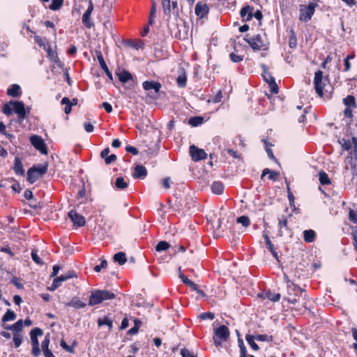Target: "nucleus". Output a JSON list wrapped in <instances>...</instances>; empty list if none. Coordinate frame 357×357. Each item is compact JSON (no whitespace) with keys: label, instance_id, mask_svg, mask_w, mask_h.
<instances>
[{"label":"nucleus","instance_id":"nucleus-1","mask_svg":"<svg viewBox=\"0 0 357 357\" xmlns=\"http://www.w3.org/2000/svg\"><path fill=\"white\" fill-rule=\"evenodd\" d=\"M115 294L108 290H96L91 293L89 305L91 306L101 303L107 300H112L115 298Z\"/></svg>","mask_w":357,"mask_h":357},{"label":"nucleus","instance_id":"nucleus-2","mask_svg":"<svg viewBox=\"0 0 357 357\" xmlns=\"http://www.w3.org/2000/svg\"><path fill=\"white\" fill-rule=\"evenodd\" d=\"M245 40L250 45L254 51L266 50L268 49V42L266 36L256 34L252 37L245 38Z\"/></svg>","mask_w":357,"mask_h":357},{"label":"nucleus","instance_id":"nucleus-3","mask_svg":"<svg viewBox=\"0 0 357 357\" xmlns=\"http://www.w3.org/2000/svg\"><path fill=\"white\" fill-rule=\"evenodd\" d=\"M48 165L47 163L33 167L27 172V180L30 183H35L38 178L42 177L47 171Z\"/></svg>","mask_w":357,"mask_h":357},{"label":"nucleus","instance_id":"nucleus-4","mask_svg":"<svg viewBox=\"0 0 357 357\" xmlns=\"http://www.w3.org/2000/svg\"><path fill=\"white\" fill-rule=\"evenodd\" d=\"M317 4L310 2L308 5L301 4L299 6V20L302 22H308L312 19Z\"/></svg>","mask_w":357,"mask_h":357},{"label":"nucleus","instance_id":"nucleus-5","mask_svg":"<svg viewBox=\"0 0 357 357\" xmlns=\"http://www.w3.org/2000/svg\"><path fill=\"white\" fill-rule=\"evenodd\" d=\"M328 81V77L326 76L324 77L323 72L321 70H319L315 73L314 77V89L319 97H323L326 82Z\"/></svg>","mask_w":357,"mask_h":357},{"label":"nucleus","instance_id":"nucleus-6","mask_svg":"<svg viewBox=\"0 0 357 357\" xmlns=\"http://www.w3.org/2000/svg\"><path fill=\"white\" fill-rule=\"evenodd\" d=\"M229 335H230L229 330L225 325H222L220 327L215 328L214 331V336H213L214 344L216 346L220 345L222 342L227 341V340L229 337Z\"/></svg>","mask_w":357,"mask_h":357},{"label":"nucleus","instance_id":"nucleus-7","mask_svg":"<svg viewBox=\"0 0 357 357\" xmlns=\"http://www.w3.org/2000/svg\"><path fill=\"white\" fill-rule=\"evenodd\" d=\"M77 278V275L75 271H70L68 273L62 274L61 275L54 278L52 286L50 287V290L54 291L59 287L62 282L69 279Z\"/></svg>","mask_w":357,"mask_h":357},{"label":"nucleus","instance_id":"nucleus-8","mask_svg":"<svg viewBox=\"0 0 357 357\" xmlns=\"http://www.w3.org/2000/svg\"><path fill=\"white\" fill-rule=\"evenodd\" d=\"M10 104L13 105V112L17 115L18 121H21L26 117V112L25 105L22 101L10 100Z\"/></svg>","mask_w":357,"mask_h":357},{"label":"nucleus","instance_id":"nucleus-9","mask_svg":"<svg viewBox=\"0 0 357 357\" xmlns=\"http://www.w3.org/2000/svg\"><path fill=\"white\" fill-rule=\"evenodd\" d=\"M261 68H263V73L261 75L264 81L269 84L271 89V91L274 93H277L278 92V87L277 86L274 77L267 70L266 67L264 64L261 65Z\"/></svg>","mask_w":357,"mask_h":357},{"label":"nucleus","instance_id":"nucleus-10","mask_svg":"<svg viewBox=\"0 0 357 357\" xmlns=\"http://www.w3.org/2000/svg\"><path fill=\"white\" fill-rule=\"evenodd\" d=\"M31 144L43 154L47 153V149L44 140L38 135H32L30 137Z\"/></svg>","mask_w":357,"mask_h":357},{"label":"nucleus","instance_id":"nucleus-11","mask_svg":"<svg viewBox=\"0 0 357 357\" xmlns=\"http://www.w3.org/2000/svg\"><path fill=\"white\" fill-rule=\"evenodd\" d=\"M93 10V3L91 0H89V6L86 9V10L84 12V13L82 15V21L83 24L90 29L92 26H93L94 24L91 20V15Z\"/></svg>","mask_w":357,"mask_h":357},{"label":"nucleus","instance_id":"nucleus-12","mask_svg":"<svg viewBox=\"0 0 357 357\" xmlns=\"http://www.w3.org/2000/svg\"><path fill=\"white\" fill-rule=\"evenodd\" d=\"M190 154L194 161H199L205 159L207 156L204 150L199 149L195 145L190 146Z\"/></svg>","mask_w":357,"mask_h":357},{"label":"nucleus","instance_id":"nucleus-13","mask_svg":"<svg viewBox=\"0 0 357 357\" xmlns=\"http://www.w3.org/2000/svg\"><path fill=\"white\" fill-rule=\"evenodd\" d=\"M68 217L70 218L73 224L76 226L82 227L85 225V218L75 211L72 210L69 211Z\"/></svg>","mask_w":357,"mask_h":357},{"label":"nucleus","instance_id":"nucleus-14","mask_svg":"<svg viewBox=\"0 0 357 357\" xmlns=\"http://www.w3.org/2000/svg\"><path fill=\"white\" fill-rule=\"evenodd\" d=\"M287 296H305V294L300 287L295 284H290L287 287Z\"/></svg>","mask_w":357,"mask_h":357},{"label":"nucleus","instance_id":"nucleus-15","mask_svg":"<svg viewBox=\"0 0 357 357\" xmlns=\"http://www.w3.org/2000/svg\"><path fill=\"white\" fill-rule=\"evenodd\" d=\"M142 86L146 91L154 90L158 93L161 89V84L155 81H145L142 83Z\"/></svg>","mask_w":357,"mask_h":357},{"label":"nucleus","instance_id":"nucleus-16","mask_svg":"<svg viewBox=\"0 0 357 357\" xmlns=\"http://www.w3.org/2000/svg\"><path fill=\"white\" fill-rule=\"evenodd\" d=\"M97 59H98L101 68H102V70L105 71L107 76L108 77V78L110 80H113L112 74L110 72V70H109L106 63L105 62L103 56H102L101 52H100V51L97 52Z\"/></svg>","mask_w":357,"mask_h":357},{"label":"nucleus","instance_id":"nucleus-17","mask_svg":"<svg viewBox=\"0 0 357 357\" xmlns=\"http://www.w3.org/2000/svg\"><path fill=\"white\" fill-rule=\"evenodd\" d=\"M208 7L206 3H202L200 2L197 3L195 6V14L202 18L206 15L208 13Z\"/></svg>","mask_w":357,"mask_h":357},{"label":"nucleus","instance_id":"nucleus-18","mask_svg":"<svg viewBox=\"0 0 357 357\" xmlns=\"http://www.w3.org/2000/svg\"><path fill=\"white\" fill-rule=\"evenodd\" d=\"M116 74L119 81L122 83H126V82H128L129 80L132 79V75L128 71H127L126 70L119 69L116 72Z\"/></svg>","mask_w":357,"mask_h":357},{"label":"nucleus","instance_id":"nucleus-19","mask_svg":"<svg viewBox=\"0 0 357 357\" xmlns=\"http://www.w3.org/2000/svg\"><path fill=\"white\" fill-rule=\"evenodd\" d=\"M146 175V169L143 165H137V166H135L134 169V173L132 174V176L134 178L142 179L145 178Z\"/></svg>","mask_w":357,"mask_h":357},{"label":"nucleus","instance_id":"nucleus-20","mask_svg":"<svg viewBox=\"0 0 357 357\" xmlns=\"http://www.w3.org/2000/svg\"><path fill=\"white\" fill-rule=\"evenodd\" d=\"M162 4L165 15H169L172 10H174L177 7V2L172 1L171 5L170 0H162Z\"/></svg>","mask_w":357,"mask_h":357},{"label":"nucleus","instance_id":"nucleus-21","mask_svg":"<svg viewBox=\"0 0 357 357\" xmlns=\"http://www.w3.org/2000/svg\"><path fill=\"white\" fill-rule=\"evenodd\" d=\"M21 88L18 84H13L7 90V95L13 98H17L21 96Z\"/></svg>","mask_w":357,"mask_h":357},{"label":"nucleus","instance_id":"nucleus-22","mask_svg":"<svg viewBox=\"0 0 357 357\" xmlns=\"http://www.w3.org/2000/svg\"><path fill=\"white\" fill-rule=\"evenodd\" d=\"M3 327L6 330H11L13 331L15 333H20V332H21L23 329V320L20 319L11 326L7 325L4 326Z\"/></svg>","mask_w":357,"mask_h":357},{"label":"nucleus","instance_id":"nucleus-23","mask_svg":"<svg viewBox=\"0 0 357 357\" xmlns=\"http://www.w3.org/2000/svg\"><path fill=\"white\" fill-rule=\"evenodd\" d=\"M13 169H14V172H15V174H20L21 176H24V169L23 168L22 160L18 157H16L15 158Z\"/></svg>","mask_w":357,"mask_h":357},{"label":"nucleus","instance_id":"nucleus-24","mask_svg":"<svg viewBox=\"0 0 357 357\" xmlns=\"http://www.w3.org/2000/svg\"><path fill=\"white\" fill-rule=\"evenodd\" d=\"M43 335V331L39 328H35L31 330L30 333V337L32 344H38V336Z\"/></svg>","mask_w":357,"mask_h":357},{"label":"nucleus","instance_id":"nucleus-25","mask_svg":"<svg viewBox=\"0 0 357 357\" xmlns=\"http://www.w3.org/2000/svg\"><path fill=\"white\" fill-rule=\"evenodd\" d=\"M187 83V76L183 68L181 69V73L176 79V84L181 88H184Z\"/></svg>","mask_w":357,"mask_h":357},{"label":"nucleus","instance_id":"nucleus-26","mask_svg":"<svg viewBox=\"0 0 357 357\" xmlns=\"http://www.w3.org/2000/svg\"><path fill=\"white\" fill-rule=\"evenodd\" d=\"M241 16L243 18H245V20L249 21L252 19V8L250 6H246L242 8L241 10Z\"/></svg>","mask_w":357,"mask_h":357},{"label":"nucleus","instance_id":"nucleus-27","mask_svg":"<svg viewBox=\"0 0 357 357\" xmlns=\"http://www.w3.org/2000/svg\"><path fill=\"white\" fill-rule=\"evenodd\" d=\"M66 306L73 307L77 309L82 308L86 304L81 301L77 297H74L70 302L65 303Z\"/></svg>","mask_w":357,"mask_h":357},{"label":"nucleus","instance_id":"nucleus-28","mask_svg":"<svg viewBox=\"0 0 357 357\" xmlns=\"http://www.w3.org/2000/svg\"><path fill=\"white\" fill-rule=\"evenodd\" d=\"M266 174H268V178L272 181H277L279 176V173L272 171L268 168H266L263 170L262 174L261 175V178L262 179L264 176Z\"/></svg>","mask_w":357,"mask_h":357},{"label":"nucleus","instance_id":"nucleus-29","mask_svg":"<svg viewBox=\"0 0 357 357\" xmlns=\"http://www.w3.org/2000/svg\"><path fill=\"white\" fill-rule=\"evenodd\" d=\"M211 188L214 194L220 195L224 190V185L220 181H214L212 183Z\"/></svg>","mask_w":357,"mask_h":357},{"label":"nucleus","instance_id":"nucleus-30","mask_svg":"<svg viewBox=\"0 0 357 357\" xmlns=\"http://www.w3.org/2000/svg\"><path fill=\"white\" fill-rule=\"evenodd\" d=\"M316 234L314 230L308 229L303 231V238L307 243H312L315 239Z\"/></svg>","mask_w":357,"mask_h":357},{"label":"nucleus","instance_id":"nucleus-31","mask_svg":"<svg viewBox=\"0 0 357 357\" xmlns=\"http://www.w3.org/2000/svg\"><path fill=\"white\" fill-rule=\"evenodd\" d=\"M114 261L119 265H123L127 261L126 255L123 252L115 254L113 257Z\"/></svg>","mask_w":357,"mask_h":357},{"label":"nucleus","instance_id":"nucleus-32","mask_svg":"<svg viewBox=\"0 0 357 357\" xmlns=\"http://www.w3.org/2000/svg\"><path fill=\"white\" fill-rule=\"evenodd\" d=\"M115 187L119 190H124L128 188V183L121 177H117L114 183Z\"/></svg>","mask_w":357,"mask_h":357},{"label":"nucleus","instance_id":"nucleus-33","mask_svg":"<svg viewBox=\"0 0 357 357\" xmlns=\"http://www.w3.org/2000/svg\"><path fill=\"white\" fill-rule=\"evenodd\" d=\"M278 226H279V231L278 234L282 236L283 235L282 228L287 229V218L282 215L278 218Z\"/></svg>","mask_w":357,"mask_h":357},{"label":"nucleus","instance_id":"nucleus-34","mask_svg":"<svg viewBox=\"0 0 357 357\" xmlns=\"http://www.w3.org/2000/svg\"><path fill=\"white\" fill-rule=\"evenodd\" d=\"M264 238H265V242H266V247L267 248L270 250V252L272 253L273 256L275 258V259H278V253L277 252L275 251V247H274V245L271 243L269 237L268 236L267 234H266L264 236Z\"/></svg>","mask_w":357,"mask_h":357},{"label":"nucleus","instance_id":"nucleus-35","mask_svg":"<svg viewBox=\"0 0 357 357\" xmlns=\"http://www.w3.org/2000/svg\"><path fill=\"white\" fill-rule=\"evenodd\" d=\"M280 296L279 293L268 291L264 294V298H267L273 302H277L280 299Z\"/></svg>","mask_w":357,"mask_h":357},{"label":"nucleus","instance_id":"nucleus-36","mask_svg":"<svg viewBox=\"0 0 357 357\" xmlns=\"http://www.w3.org/2000/svg\"><path fill=\"white\" fill-rule=\"evenodd\" d=\"M343 102H344V104L347 107H353V108L357 107V105H356V100H355V98L353 96H351V95H349L346 98H344L343 99Z\"/></svg>","mask_w":357,"mask_h":357},{"label":"nucleus","instance_id":"nucleus-37","mask_svg":"<svg viewBox=\"0 0 357 357\" xmlns=\"http://www.w3.org/2000/svg\"><path fill=\"white\" fill-rule=\"evenodd\" d=\"M16 319V314L15 313L8 309L6 312L5 313V314L3 316L2 319H1V321L3 322H7V321H13Z\"/></svg>","mask_w":357,"mask_h":357},{"label":"nucleus","instance_id":"nucleus-38","mask_svg":"<svg viewBox=\"0 0 357 357\" xmlns=\"http://www.w3.org/2000/svg\"><path fill=\"white\" fill-rule=\"evenodd\" d=\"M349 162L351 169L352 180L354 181L357 177V162L352 157H349Z\"/></svg>","mask_w":357,"mask_h":357},{"label":"nucleus","instance_id":"nucleus-39","mask_svg":"<svg viewBox=\"0 0 357 357\" xmlns=\"http://www.w3.org/2000/svg\"><path fill=\"white\" fill-rule=\"evenodd\" d=\"M245 340L253 350L258 351L259 346L255 342V337L251 335H246Z\"/></svg>","mask_w":357,"mask_h":357},{"label":"nucleus","instance_id":"nucleus-40","mask_svg":"<svg viewBox=\"0 0 357 357\" xmlns=\"http://www.w3.org/2000/svg\"><path fill=\"white\" fill-rule=\"evenodd\" d=\"M98 326L106 325L108 326L109 330H111L113 326L112 320L107 317L98 319Z\"/></svg>","mask_w":357,"mask_h":357},{"label":"nucleus","instance_id":"nucleus-41","mask_svg":"<svg viewBox=\"0 0 357 357\" xmlns=\"http://www.w3.org/2000/svg\"><path fill=\"white\" fill-rule=\"evenodd\" d=\"M179 278L182 280L183 282L191 287L192 290L197 289V284L193 282L192 280H189L187 277H185L183 274L179 273Z\"/></svg>","mask_w":357,"mask_h":357},{"label":"nucleus","instance_id":"nucleus-42","mask_svg":"<svg viewBox=\"0 0 357 357\" xmlns=\"http://www.w3.org/2000/svg\"><path fill=\"white\" fill-rule=\"evenodd\" d=\"M319 180L321 185H328L331 183V180L326 173L320 172L319 173Z\"/></svg>","mask_w":357,"mask_h":357},{"label":"nucleus","instance_id":"nucleus-43","mask_svg":"<svg viewBox=\"0 0 357 357\" xmlns=\"http://www.w3.org/2000/svg\"><path fill=\"white\" fill-rule=\"evenodd\" d=\"M170 248V244L167 242V241H160L156 247H155V250L158 251V252H162V251H165L167 250V249H169Z\"/></svg>","mask_w":357,"mask_h":357},{"label":"nucleus","instance_id":"nucleus-44","mask_svg":"<svg viewBox=\"0 0 357 357\" xmlns=\"http://www.w3.org/2000/svg\"><path fill=\"white\" fill-rule=\"evenodd\" d=\"M2 112L6 116H10L13 114V105L10 104V101L8 103L4 104V105L2 108Z\"/></svg>","mask_w":357,"mask_h":357},{"label":"nucleus","instance_id":"nucleus-45","mask_svg":"<svg viewBox=\"0 0 357 357\" xmlns=\"http://www.w3.org/2000/svg\"><path fill=\"white\" fill-rule=\"evenodd\" d=\"M338 142L344 151H349L352 147L351 142L348 139H341Z\"/></svg>","mask_w":357,"mask_h":357},{"label":"nucleus","instance_id":"nucleus-46","mask_svg":"<svg viewBox=\"0 0 357 357\" xmlns=\"http://www.w3.org/2000/svg\"><path fill=\"white\" fill-rule=\"evenodd\" d=\"M236 222L239 224H241L245 227H247L250 225V220L249 218L245 215L238 217L236 220Z\"/></svg>","mask_w":357,"mask_h":357},{"label":"nucleus","instance_id":"nucleus-47","mask_svg":"<svg viewBox=\"0 0 357 357\" xmlns=\"http://www.w3.org/2000/svg\"><path fill=\"white\" fill-rule=\"evenodd\" d=\"M47 56L54 63H57L59 61V57L57 55V53L52 50L50 48L49 50L47 51Z\"/></svg>","mask_w":357,"mask_h":357},{"label":"nucleus","instance_id":"nucleus-48","mask_svg":"<svg viewBox=\"0 0 357 357\" xmlns=\"http://www.w3.org/2000/svg\"><path fill=\"white\" fill-rule=\"evenodd\" d=\"M203 122V118L201 116L192 117L189 120V123L192 126H197L202 124Z\"/></svg>","mask_w":357,"mask_h":357},{"label":"nucleus","instance_id":"nucleus-49","mask_svg":"<svg viewBox=\"0 0 357 357\" xmlns=\"http://www.w3.org/2000/svg\"><path fill=\"white\" fill-rule=\"evenodd\" d=\"M63 2V0H52L50 8L52 10H56L61 7Z\"/></svg>","mask_w":357,"mask_h":357},{"label":"nucleus","instance_id":"nucleus-50","mask_svg":"<svg viewBox=\"0 0 357 357\" xmlns=\"http://www.w3.org/2000/svg\"><path fill=\"white\" fill-rule=\"evenodd\" d=\"M13 339V342H14L15 347L16 348L19 347L21 345L22 341V335L20 333H14Z\"/></svg>","mask_w":357,"mask_h":357},{"label":"nucleus","instance_id":"nucleus-51","mask_svg":"<svg viewBox=\"0 0 357 357\" xmlns=\"http://www.w3.org/2000/svg\"><path fill=\"white\" fill-rule=\"evenodd\" d=\"M50 342V335L48 333L45 335V337L41 344V347H42L43 351L49 349Z\"/></svg>","mask_w":357,"mask_h":357},{"label":"nucleus","instance_id":"nucleus-52","mask_svg":"<svg viewBox=\"0 0 357 357\" xmlns=\"http://www.w3.org/2000/svg\"><path fill=\"white\" fill-rule=\"evenodd\" d=\"M34 40L40 47H43L46 43H47L45 38H42L38 35L34 36Z\"/></svg>","mask_w":357,"mask_h":357},{"label":"nucleus","instance_id":"nucleus-53","mask_svg":"<svg viewBox=\"0 0 357 357\" xmlns=\"http://www.w3.org/2000/svg\"><path fill=\"white\" fill-rule=\"evenodd\" d=\"M77 99L73 98L72 100H70L68 98L64 97L61 100V104H70L71 106L76 105L77 104Z\"/></svg>","mask_w":357,"mask_h":357},{"label":"nucleus","instance_id":"nucleus-54","mask_svg":"<svg viewBox=\"0 0 357 357\" xmlns=\"http://www.w3.org/2000/svg\"><path fill=\"white\" fill-rule=\"evenodd\" d=\"M349 219L354 224H357V211L350 210Z\"/></svg>","mask_w":357,"mask_h":357},{"label":"nucleus","instance_id":"nucleus-55","mask_svg":"<svg viewBox=\"0 0 357 357\" xmlns=\"http://www.w3.org/2000/svg\"><path fill=\"white\" fill-rule=\"evenodd\" d=\"M255 340L258 341H266L271 342L273 340L272 336H268V335H258L255 336Z\"/></svg>","mask_w":357,"mask_h":357},{"label":"nucleus","instance_id":"nucleus-56","mask_svg":"<svg viewBox=\"0 0 357 357\" xmlns=\"http://www.w3.org/2000/svg\"><path fill=\"white\" fill-rule=\"evenodd\" d=\"M238 346L240 347V354H241V356L244 357L245 352L247 351L245 346L243 344V341L242 339H238Z\"/></svg>","mask_w":357,"mask_h":357},{"label":"nucleus","instance_id":"nucleus-57","mask_svg":"<svg viewBox=\"0 0 357 357\" xmlns=\"http://www.w3.org/2000/svg\"><path fill=\"white\" fill-rule=\"evenodd\" d=\"M31 258L34 261V262H36L37 264H43V262L42 261V260L40 259V257L38 256L37 255V252L36 250H32L31 251Z\"/></svg>","mask_w":357,"mask_h":357},{"label":"nucleus","instance_id":"nucleus-58","mask_svg":"<svg viewBox=\"0 0 357 357\" xmlns=\"http://www.w3.org/2000/svg\"><path fill=\"white\" fill-rule=\"evenodd\" d=\"M199 317L203 320H206L208 319L213 320L215 318V315L212 312H208L201 314Z\"/></svg>","mask_w":357,"mask_h":357},{"label":"nucleus","instance_id":"nucleus-59","mask_svg":"<svg viewBox=\"0 0 357 357\" xmlns=\"http://www.w3.org/2000/svg\"><path fill=\"white\" fill-rule=\"evenodd\" d=\"M107 266V261L106 259H102L100 265H97L94 267L96 272H100L102 268H105Z\"/></svg>","mask_w":357,"mask_h":357},{"label":"nucleus","instance_id":"nucleus-60","mask_svg":"<svg viewBox=\"0 0 357 357\" xmlns=\"http://www.w3.org/2000/svg\"><path fill=\"white\" fill-rule=\"evenodd\" d=\"M301 297V296H287L284 299L287 300L289 303L296 304L298 303Z\"/></svg>","mask_w":357,"mask_h":357},{"label":"nucleus","instance_id":"nucleus-61","mask_svg":"<svg viewBox=\"0 0 357 357\" xmlns=\"http://www.w3.org/2000/svg\"><path fill=\"white\" fill-rule=\"evenodd\" d=\"M296 45H297L296 38L294 33H293V35L289 38V46L291 48L294 49L296 47Z\"/></svg>","mask_w":357,"mask_h":357},{"label":"nucleus","instance_id":"nucleus-62","mask_svg":"<svg viewBox=\"0 0 357 357\" xmlns=\"http://www.w3.org/2000/svg\"><path fill=\"white\" fill-rule=\"evenodd\" d=\"M33 356H38L40 354V349L39 347L38 344H32V351H31Z\"/></svg>","mask_w":357,"mask_h":357},{"label":"nucleus","instance_id":"nucleus-63","mask_svg":"<svg viewBox=\"0 0 357 357\" xmlns=\"http://www.w3.org/2000/svg\"><path fill=\"white\" fill-rule=\"evenodd\" d=\"M116 160V155L112 154L105 158V162L107 165H109Z\"/></svg>","mask_w":357,"mask_h":357},{"label":"nucleus","instance_id":"nucleus-64","mask_svg":"<svg viewBox=\"0 0 357 357\" xmlns=\"http://www.w3.org/2000/svg\"><path fill=\"white\" fill-rule=\"evenodd\" d=\"M181 354L182 357H196L193 354H192L188 349H183L181 351Z\"/></svg>","mask_w":357,"mask_h":357}]
</instances>
